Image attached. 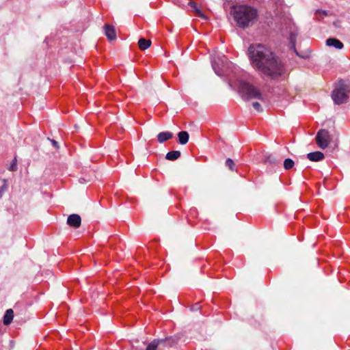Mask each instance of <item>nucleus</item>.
I'll list each match as a JSON object with an SVG mask.
<instances>
[{"label": "nucleus", "instance_id": "obj_2", "mask_svg": "<svg viewBox=\"0 0 350 350\" xmlns=\"http://www.w3.org/2000/svg\"><path fill=\"white\" fill-rule=\"evenodd\" d=\"M230 14L232 16L237 25L245 29L251 26L258 18V10L249 5H233L230 8Z\"/></svg>", "mask_w": 350, "mask_h": 350}, {"label": "nucleus", "instance_id": "obj_1", "mask_svg": "<svg viewBox=\"0 0 350 350\" xmlns=\"http://www.w3.org/2000/svg\"><path fill=\"white\" fill-rule=\"evenodd\" d=\"M248 56L255 70L271 79L282 76L285 72L282 61L264 45H250Z\"/></svg>", "mask_w": 350, "mask_h": 350}, {"label": "nucleus", "instance_id": "obj_3", "mask_svg": "<svg viewBox=\"0 0 350 350\" xmlns=\"http://www.w3.org/2000/svg\"><path fill=\"white\" fill-rule=\"evenodd\" d=\"M238 91L241 97L245 100L252 99L262 100L264 99V96L258 88L243 80L238 82Z\"/></svg>", "mask_w": 350, "mask_h": 350}, {"label": "nucleus", "instance_id": "obj_15", "mask_svg": "<svg viewBox=\"0 0 350 350\" xmlns=\"http://www.w3.org/2000/svg\"><path fill=\"white\" fill-rule=\"evenodd\" d=\"M188 5L193 8V11L196 12V14L198 16L206 20V16L202 13V12L200 9L198 8L197 5L195 2L190 1L188 3Z\"/></svg>", "mask_w": 350, "mask_h": 350}, {"label": "nucleus", "instance_id": "obj_9", "mask_svg": "<svg viewBox=\"0 0 350 350\" xmlns=\"http://www.w3.org/2000/svg\"><path fill=\"white\" fill-rule=\"evenodd\" d=\"M324 154L320 151L310 152L307 154V158L311 161H320L324 159Z\"/></svg>", "mask_w": 350, "mask_h": 350}, {"label": "nucleus", "instance_id": "obj_18", "mask_svg": "<svg viewBox=\"0 0 350 350\" xmlns=\"http://www.w3.org/2000/svg\"><path fill=\"white\" fill-rule=\"evenodd\" d=\"M150 44L151 41L145 38H140L138 42L139 48L142 51L147 49Z\"/></svg>", "mask_w": 350, "mask_h": 350}, {"label": "nucleus", "instance_id": "obj_21", "mask_svg": "<svg viewBox=\"0 0 350 350\" xmlns=\"http://www.w3.org/2000/svg\"><path fill=\"white\" fill-rule=\"evenodd\" d=\"M291 48L295 51V35L293 33L290 35Z\"/></svg>", "mask_w": 350, "mask_h": 350}, {"label": "nucleus", "instance_id": "obj_25", "mask_svg": "<svg viewBox=\"0 0 350 350\" xmlns=\"http://www.w3.org/2000/svg\"><path fill=\"white\" fill-rule=\"evenodd\" d=\"M105 35L109 39V25L105 24Z\"/></svg>", "mask_w": 350, "mask_h": 350}, {"label": "nucleus", "instance_id": "obj_17", "mask_svg": "<svg viewBox=\"0 0 350 350\" xmlns=\"http://www.w3.org/2000/svg\"><path fill=\"white\" fill-rule=\"evenodd\" d=\"M264 162L265 163L278 165L280 163V160L277 159L275 157H273L271 154H267L265 156Z\"/></svg>", "mask_w": 350, "mask_h": 350}, {"label": "nucleus", "instance_id": "obj_28", "mask_svg": "<svg viewBox=\"0 0 350 350\" xmlns=\"http://www.w3.org/2000/svg\"><path fill=\"white\" fill-rule=\"evenodd\" d=\"M322 13H323V14H325V15L326 14V13H325V11H323V12H322Z\"/></svg>", "mask_w": 350, "mask_h": 350}, {"label": "nucleus", "instance_id": "obj_26", "mask_svg": "<svg viewBox=\"0 0 350 350\" xmlns=\"http://www.w3.org/2000/svg\"><path fill=\"white\" fill-rule=\"evenodd\" d=\"M5 187H0V198L3 196Z\"/></svg>", "mask_w": 350, "mask_h": 350}, {"label": "nucleus", "instance_id": "obj_7", "mask_svg": "<svg viewBox=\"0 0 350 350\" xmlns=\"http://www.w3.org/2000/svg\"><path fill=\"white\" fill-rule=\"evenodd\" d=\"M81 223V217L77 214H72L68 216L67 219V224L75 228L80 226Z\"/></svg>", "mask_w": 350, "mask_h": 350}, {"label": "nucleus", "instance_id": "obj_8", "mask_svg": "<svg viewBox=\"0 0 350 350\" xmlns=\"http://www.w3.org/2000/svg\"><path fill=\"white\" fill-rule=\"evenodd\" d=\"M161 342V346L162 349L165 347H172L174 346L178 342V338L175 336H170L169 338H166L165 339H158Z\"/></svg>", "mask_w": 350, "mask_h": 350}, {"label": "nucleus", "instance_id": "obj_24", "mask_svg": "<svg viewBox=\"0 0 350 350\" xmlns=\"http://www.w3.org/2000/svg\"><path fill=\"white\" fill-rule=\"evenodd\" d=\"M252 106L258 111H262V110L260 104L258 102H254Z\"/></svg>", "mask_w": 350, "mask_h": 350}, {"label": "nucleus", "instance_id": "obj_12", "mask_svg": "<svg viewBox=\"0 0 350 350\" xmlns=\"http://www.w3.org/2000/svg\"><path fill=\"white\" fill-rule=\"evenodd\" d=\"M14 318V311L12 309H8L6 310L4 316H3V324L5 325H10Z\"/></svg>", "mask_w": 350, "mask_h": 350}, {"label": "nucleus", "instance_id": "obj_4", "mask_svg": "<svg viewBox=\"0 0 350 350\" xmlns=\"http://www.w3.org/2000/svg\"><path fill=\"white\" fill-rule=\"evenodd\" d=\"M350 91V86L345 81L340 80L335 85L332 93V98L336 105L345 103L348 99V92Z\"/></svg>", "mask_w": 350, "mask_h": 350}, {"label": "nucleus", "instance_id": "obj_20", "mask_svg": "<svg viewBox=\"0 0 350 350\" xmlns=\"http://www.w3.org/2000/svg\"><path fill=\"white\" fill-rule=\"evenodd\" d=\"M8 170L12 172H15L17 170V159L16 157H14V159L12 160V162Z\"/></svg>", "mask_w": 350, "mask_h": 350}, {"label": "nucleus", "instance_id": "obj_11", "mask_svg": "<svg viewBox=\"0 0 350 350\" xmlns=\"http://www.w3.org/2000/svg\"><path fill=\"white\" fill-rule=\"evenodd\" d=\"M173 137L172 133L170 131L161 132L157 135V140L159 143H163Z\"/></svg>", "mask_w": 350, "mask_h": 350}, {"label": "nucleus", "instance_id": "obj_22", "mask_svg": "<svg viewBox=\"0 0 350 350\" xmlns=\"http://www.w3.org/2000/svg\"><path fill=\"white\" fill-rule=\"evenodd\" d=\"M116 38V31L114 27L111 25V41L115 40Z\"/></svg>", "mask_w": 350, "mask_h": 350}, {"label": "nucleus", "instance_id": "obj_27", "mask_svg": "<svg viewBox=\"0 0 350 350\" xmlns=\"http://www.w3.org/2000/svg\"><path fill=\"white\" fill-rule=\"evenodd\" d=\"M53 144L55 146H57V142H55V141H54V140L53 141Z\"/></svg>", "mask_w": 350, "mask_h": 350}, {"label": "nucleus", "instance_id": "obj_10", "mask_svg": "<svg viewBox=\"0 0 350 350\" xmlns=\"http://www.w3.org/2000/svg\"><path fill=\"white\" fill-rule=\"evenodd\" d=\"M327 46H333L337 49H341L343 48V44L336 38H328L326 40Z\"/></svg>", "mask_w": 350, "mask_h": 350}, {"label": "nucleus", "instance_id": "obj_14", "mask_svg": "<svg viewBox=\"0 0 350 350\" xmlns=\"http://www.w3.org/2000/svg\"><path fill=\"white\" fill-rule=\"evenodd\" d=\"M178 142L182 144H186L189 141V133L187 131H180L178 133Z\"/></svg>", "mask_w": 350, "mask_h": 350}, {"label": "nucleus", "instance_id": "obj_19", "mask_svg": "<svg viewBox=\"0 0 350 350\" xmlns=\"http://www.w3.org/2000/svg\"><path fill=\"white\" fill-rule=\"evenodd\" d=\"M294 161L291 159H286L284 161V167L285 170H290L294 166Z\"/></svg>", "mask_w": 350, "mask_h": 350}, {"label": "nucleus", "instance_id": "obj_13", "mask_svg": "<svg viewBox=\"0 0 350 350\" xmlns=\"http://www.w3.org/2000/svg\"><path fill=\"white\" fill-rule=\"evenodd\" d=\"M161 342H162V341L155 339L148 345L146 350H163Z\"/></svg>", "mask_w": 350, "mask_h": 350}, {"label": "nucleus", "instance_id": "obj_6", "mask_svg": "<svg viewBox=\"0 0 350 350\" xmlns=\"http://www.w3.org/2000/svg\"><path fill=\"white\" fill-rule=\"evenodd\" d=\"M331 140L329 132L325 129H321L317 132L316 135V142L317 146L321 148H326Z\"/></svg>", "mask_w": 350, "mask_h": 350}, {"label": "nucleus", "instance_id": "obj_5", "mask_svg": "<svg viewBox=\"0 0 350 350\" xmlns=\"http://www.w3.org/2000/svg\"><path fill=\"white\" fill-rule=\"evenodd\" d=\"M227 64L224 56H215L212 59V67L218 76L224 75L226 64Z\"/></svg>", "mask_w": 350, "mask_h": 350}, {"label": "nucleus", "instance_id": "obj_23", "mask_svg": "<svg viewBox=\"0 0 350 350\" xmlns=\"http://www.w3.org/2000/svg\"><path fill=\"white\" fill-rule=\"evenodd\" d=\"M226 165L229 167L230 170H233L234 161L231 159H228L226 161Z\"/></svg>", "mask_w": 350, "mask_h": 350}, {"label": "nucleus", "instance_id": "obj_16", "mask_svg": "<svg viewBox=\"0 0 350 350\" xmlns=\"http://www.w3.org/2000/svg\"><path fill=\"white\" fill-rule=\"evenodd\" d=\"M180 157V152L178 150H173L167 153L165 159L169 161H175Z\"/></svg>", "mask_w": 350, "mask_h": 350}]
</instances>
